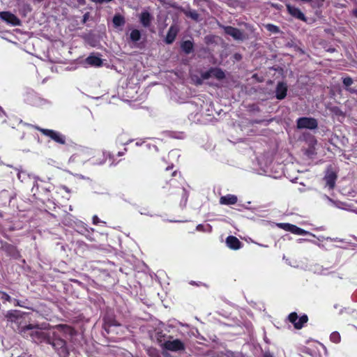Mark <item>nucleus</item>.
I'll return each mask as SVG.
<instances>
[{
    "mask_svg": "<svg viewBox=\"0 0 357 357\" xmlns=\"http://www.w3.org/2000/svg\"><path fill=\"white\" fill-rule=\"evenodd\" d=\"M24 333L25 335H29L36 343L50 342V334L42 331V328H38V326L29 324L24 328Z\"/></svg>",
    "mask_w": 357,
    "mask_h": 357,
    "instance_id": "1",
    "label": "nucleus"
},
{
    "mask_svg": "<svg viewBox=\"0 0 357 357\" xmlns=\"http://www.w3.org/2000/svg\"><path fill=\"white\" fill-rule=\"evenodd\" d=\"M162 349L164 350L162 354L165 357H170V354L166 351L174 352L182 351L185 349V344L178 339H173L172 336H169L168 339L161 344Z\"/></svg>",
    "mask_w": 357,
    "mask_h": 357,
    "instance_id": "2",
    "label": "nucleus"
},
{
    "mask_svg": "<svg viewBox=\"0 0 357 357\" xmlns=\"http://www.w3.org/2000/svg\"><path fill=\"white\" fill-rule=\"evenodd\" d=\"M47 343L51 344L57 351L60 357H67L69 354L66 342L61 338H54L52 341L50 339Z\"/></svg>",
    "mask_w": 357,
    "mask_h": 357,
    "instance_id": "3",
    "label": "nucleus"
},
{
    "mask_svg": "<svg viewBox=\"0 0 357 357\" xmlns=\"http://www.w3.org/2000/svg\"><path fill=\"white\" fill-rule=\"evenodd\" d=\"M38 130H39L43 135L50 137L52 140L60 144H64L66 143L65 136L57 131L39 128H38Z\"/></svg>",
    "mask_w": 357,
    "mask_h": 357,
    "instance_id": "4",
    "label": "nucleus"
},
{
    "mask_svg": "<svg viewBox=\"0 0 357 357\" xmlns=\"http://www.w3.org/2000/svg\"><path fill=\"white\" fill-rule=\"evenodd\" d=\"M317 122L313 118L301 117L297 120V128L299 129H315L317 127Z\"/></svg>",
    "mask_w": 357,
    "mask_h": 357,
    "instance_id": "5",
    "label": "nucleus"
},
{
    "mask_svg": "<svg viewBox=\"0 0 357 357\" xmlns=\"http://www.w3.org/2000/svg\"><path fill=\"white\" fill-rule=\"evenodd\" d=\"M289 320L294 324L296 328L300 329L307 321L308 319L307 315H303L298 318L296 312H292L289 315Z\"/></svg>",
    "mask_w": 357,
    "mask_h": 357,
    "instance_id": "6",
    "label": "nucleus"
},
{
    "mask_svg": "<svg viewBox=\"0 0 357 357\" xmlns=\"http://www.w3.org/2000/svg\"><path fill=\"white\" fill-rule=\"evenodd\" d=\"M225 33L231 36L234 39L237 40H243L245 38L243 33L237 28L230 26H222Z\"/></svg>",
    "mask_w": 357,
    "mask_h": 357,
    "instance_id": "7",
    "label": "nucleus"
},
{
    "mask_svg": "<svg viewBox=\"0 0 357 357\" xmlns=\"http://www.w3.org/2000/svg\"><path fill=\"white\" fill-rule=\"evenodd\" d=\"M0 19L13 26L19 25L20 20L13 13L7 11L0 12Z\"/></svg>",
    "mask_w": 357,
    "mask_h": 357,
    "instance_id": "8",
    "label": "nucleus"
},
{
    "mask_svg": "<svg viewBox=\"0 0 357 357\" xmlns=\"http://www.w3.org/2000/svg\"><path fill=\"white\" fill-rule=\"evenodd\" d=\"M287 9L288 13L294 17L302 20L303 22L306 21V17L305 15L301 12V10L290 4H287Z\"/></svg>",
    "mask_w": 357,
    "mask_h": 357,
    "instance_id": "9",
    "label": "nucleus"
},
{
    "mask_svg": "<svg viewBox=\"0 0 357 357\" xmlns=\"http://www.w3.org/2000/svg\"><path fill=\"white\" fill-rule=\"evenodd\" d=\"M178 31H179V28L178 26L174 25V24L172 25L169 27L168 32L167 33V36L165 38V43L167 44H172L174 41Z\"/></svg>",
    "mask_w": 357,
    "mask_h": 357,
    "instance_id": "10",
    "label": "nucleus"
},
{
    "mask_svg": "<svg viewBox=\"0 0 357 357\" xmlns=\"http://www.w3.org/2000/svg\"><path fill=\"white\" fill-rule=\"evenodd\" d=\"M226 244L227 247L232 250H238L241 247V242L234 236H229L226 238Z\"/></svg>",
    "mask_w": 357,
    "mask_h": 357,
    "instance_id": "11",
    "label": "nucleus"
},
{
    "mask_svg": "<svg viewBox=\"0 0 357 357\" xmlns=\"http://www.w3.org/2000/svg\"><path fill=\"white\" fill-rule=\"evenodd\" d=\"M287 86L284 82H279L277 85L275 93L276 98L279 100L284 99L287 96Z\"/></svg>",
    "mask_w": 357,
    "mask_h": 357,
    "instance_id": "12",
    "label": "nucleus"
},
{
    "mask_svg": "<svg viewBox=\"0 0 357 357\" xmlns=\"http://www.w3.org/2000/svg\"><path fill=\"white\" fill-rule=\"evenodd\" d=\"M337 176L336 174L333 172L328 173L325 177L324 181L326 182V187L328 188V190H333L335 185V181Z\"/></svg>",
    "mask_w": 357,
    "mask_h": 357,
    "instance_id": "13",
    "label": "nucleus"
},
{
    "mask_svg": "<svg viewBox=\"0 0 357 357\" xmlns=\"http://www.w3.org/2000/svg\"><path fill=\"white\" fill-rule=\"evenodd\" d=\"M238 201L237 197L234 195H227L222 196L220 199V203L223 205H232L235 204Z\"/></svg>",
    "mask_w": 357,
    "mask_h": 357,
    "instance_id": "14",
    "label": "nucleus"
},
{
    "mask_svg": "<svg viewBox=\"0 0 357 357\" xmlns=\"http://www.w3.org/2000/svg\"><path fill=\"white\" fill-rule=\"evenodd\" d=\"M86 63L91 66L100 67L102 64V61L97 56L90 55L86 59Z\"/></svg>",
    "mask_w": 357,
    "mask_h": 357,
    "instance_id": "15",
    "label": "nucleus"
},
{
    "mask_svg": "<svg viewBox=\"0 0 357 357\" xmlns=\"http://www.w3.org/2000/svg\"><path fill=\"white\" fill-rule=\"evenodd\" d=\"M140 22L144 27L150 26L152 17L148 11H144L140 15Z\"/></svg>",
    "mask_w": 357,
    "mask_h": 357,
    "instance_id": "16",
    "label": "nucleus"
},
{
    "mask_svg": "<svg viewBox=\"0 0 357 357\" xmlns=\"http://www.w3.org/2000/svg\"><path fill=\"white\" fill-rule=\"evenodd\" d=\"M55 328L59 333H63L66 335H73V329L67 325H63V324L57 325L55 327Z\"/></svg>",
    "mask_w": 357,
    "mask_h": 357,
    "instance_id": "17",
    "label": "nucleus"
},
{
    "mask_svg": "<svg viewBox=\"0 0 357 357\" xmlns=\"http://www.w3.org/2000/svg\"><path fill=\"white\" fill-rule=\"evenodd\" d=\"M181 50L187 54L193 50V43L191 40H185L181 45Z\"/></svg>",
    "mask_w": 357,
    "mask_h": 357,
    "instance_id": "18",
    "label": "nucleus"
},
{
    "mask_svg": "<svg viewBox=\"0 0 357 357\" xmlns=\"http://www.w3.org/2000/svg\"><path fill=\"white\" fill-rule=\"evenodd\" d=\"M343 84L346 87L347 91L351 93H357V89L354 88H349V86L354 83L353 79L350 77L343 78Z\"/></svg>",
    "mask_w": 357,
    "mask_h": 357,
    "instance_id": "19",
    "label": "nucleus"
},
{
    "mask_svg": "<svg viewBox=\"0 0 357 357\" xmlns=\"http://www.w3.org/2000/svg\"><path fill=\"white\" fill-rule=\"evenodd\" d=\"M211 73H212V77L218 80H222L225 77V73L219 68H211Z\"/></svg>",
    "mask_w": 357,
    "mask_h": 357,
    "instance_id": "20",
    "label": "nucleus"
},
{
    "mask_svg": "<svg viewBox=\"0 0 357 357\" xmlns=\"http://www.w3.org/2000/svg\"><path fill=\"white\" fill-rule=\"evenodd\" d=\"M182 12L188 17L194 20L195 21L199 20V15L196 10L188 9H183Z\"/></svg>",
    "mask_w": 357,
    "mask_h": 357,
    "instance_id": "21",
    "label": "nucleus"
},
{
    "mask_svg": "<svg viewBox=\"0 0 357 357\" xmlns=\"http://www.w3.org/2000/svg\"><path fill=\"white\" fill-rule=\"evenodd\" d=\"M112 22L115 27H119L125 24V18L120 14H116L113 17Z\"/></svg>",
    "mask_w": 357,
    "mask_h": 357,
    "instance_id": "22",
    "label": "nucleus"
},
{
    "mask_svg": "<svg viewBox=\"0 0 357 357\" xmlns=\"http://www.w3.org/2000/svg\"><path fill=\"white\" fill-rule=\"evenodd\" d=\"M291 233L293 234H297V235H310V236H315L314 234L303 229H301L296 225H294L293 227H292V231Z\"/></svg>",
    "mask_w": 357,
    "mask_h": 357,
    "instance_id": "23",
    "label": "nucleus"
},
{
    "mask_svg": "<svg viewBox=\"0 0 357 357\" xmlns=\"http://www.w3.org/2000/svg\"><path fill=\"white\" fill-rule=\"evenodd\" d=\"M130 40L134 42H138L141 38V32L138 29H133L130 34Z\"/></svg>",
    "mask_w": 357,
    "mask_h": 357,
    "instance_id": "24",
    "label": "nucleus"
},
{
    "mask_svg": "<svg viewBox=\"0 0 357 357\" xmlns=\"http://www.w3.org/2000/svg\"><path fill=\"white\" fill-rule=\"evenodd\" d=\"M17 169L18 179L22 182L26 181L29 178L28 174L26 172H24L21 169Z\"/></svg>",
    "mask_w": 357,
    "mask_h": 357,
    "instance_id": "25",
    "label": "nucleus"
},
{
    "mask_svg": "<svg viewBox=\"0 0 357 357\" xmlns=\"http://www.w3.org/2000/svg\"><path fill=\"white\" fill-rule=\"evenodd\" d=\"M330 340L334 343H339L341 340L340 335L338 332H333L330 335Z\"/></svg>",
    "mask_w": 357,
    "mask_h": 357,
    "instance_id": "26",
    "label": "nucleus"
},
{
    "mask_svg": "<svg viewBox=\"0 0 357 357\" xmlns=\"http://www.w3.org/2000/svg\"><path fill=\"white\" fill-rule=\"evenodd\" d=\"M265 28L271 33H278L280 32L279 27L272 24H265Z\"/></svg>",
    "mask_w": 357,
    "mask_h": 357,
    "instance_id": "27",
    "label": "nucleus"
},
{
    "mask_svg": "<svg viewBox=\"0 0 357 357\" xmlns=\"http://www.w3.org/2000/svg\"><path fill=\"white\" fill-rule=\"evenodd\" d=\"M279 227L285 231H288L291 232L292 231V227L294 225L289 224V223H280L278 225Z\"/></svg>",
    "mask_w": 357,
    "mask_h": 357,
    "instance_id": "28",
    "label": "nucleus"
},
{
    "mask_svg": "<svg viewBox=\"0 0 357 357\" xmlns=\"http://www.w3.org/2000/svg\"><path fill=\"white\" fill-rule=\"evenodd\" d=\"M0 299L5 300L8 302L12 301L11 297L8 294L3 291H0Z\"/></svg>",
    "mask_w": 357,
    "mask_h": 357,
    "instance_id": "29",
    "label": "nucleus"
},
{
    "mask_svg": "<svg viewBox=\"0 0 357 357\" xmlns=\"http://www.w3.org/2000/svg\"><path fill=\"white\" fill-rule=\"evenodd\" d=\"M201 77L204 80V79H208L210 77H212V73H211V68L208 71L202 73H201Z\"/></svg>",
    "mask_w": 357,
    "mask_h": 357,
    "instance_id": "30",
    "label": "nucleus"
},
{
    "mask_svg": "<svg viewBox=\"0 0 357 357\" xmlns=\"http://www.w3.org/2000/svg\"><path fill=\"white\" fill-rule=\"evenodd\" d=\"M182 196H183L182 199L184 202L183 205L185 206L187 202L188 195L187 191L184 188H182Z\"/></svg>",
    "mask_w": 357,
    "mask_h": 357,
    "instance_id": "31",
    "label": "nucleus"
},
{
    "mask_svg": "<svg viewBox=\"0 0 357 357\" xmlns=\"http://www.w3.org/2000/svg\"><path fill=\"white\" fill-rule=\"evenodd\" d=\"M204 227H205V226L203 225H198L197 226V230L199 231H206V229Z\"/></svg>",
    "mask_w": 357,
    "mask_h": 357,
    "instance_id": "32",
    "label": "nucleus"
},
{
    "mask_svg": "<svg viewBox=\"0 0 357 357\" xmlns=\"http://www.w3.org/2000/svg\"><path fill=\"white\" fill-rule=\"evenodd\" d=\"M98 222H100V220L98 218V216L97 215H93V223L94 225H97Z\"/></svg>",
    "mask_w": 357,
    "mask_h": 357,
    "instance_id": "33",
    "label": "nucleus"
},
{
    "mask_svg": "<svg viewBox=\"0 0 357 357\" xmlns=\"http://www.w3.org/2000/svg\"><path fill=\"white\" fill-rule=\"evenodd\" d=\"M327 240H330L331 241H339V242H343V239H339L337 238H330V237H327L326 238Z\"/></svg>",
    "mask_w": 357,
    "mask_h": 357,
    "instance_id": "34",
    "label": "nucleus"
},
{
    "mask_svg": "<svg viewBox=\"0 0 357 357\" xmlns=\"http://www.w3.org/2000/svg\"><path fill=\"white\" fill-rule=\"evenodd\" d=\"M311 242H312L314 244L317 245L318 247H319L321 248H324V245L321 243H317V242L312 241H311Z\"/></svg>",
    "mask_w": 357,
    "mask_h": 357,
    "instance_id": "35",
    "label": "nucleus"
},
{
    "mask_svg": "<svg viewBox=\"0 0 357 357\" xmlns=\"http://www.w3.org/2000/svg\"><path fill=\"white\" fill-rule=\"evenodd\" d=\"M203 80H204V79H202V77H201V78H198V79L195 81V82H196V84H197L200 85V84H202V81H203Z\"/></svg>",
    "mask_w": 357,
    "mask_h": 357,
    "instance_id": "36",
    "label": "nucleus"
},
{
    "mask_svg": "<svg viewBox=\"0 0 357 357\" xmlns=\"http://www.w3.org/2000/svg\"><path fill=\"white\" fill-rule=\"evenodd\" d=\"M324 197L325 199H326L328 201H329L330 202L333 203V199H331L328 196H327V195H324Z\"/></svg>",
    "mask_w": 357,
    "mask_h": 357,
    "instance_id": "37",
    "label": "nucleus"
},
{
    "mask_svg": "<svg viewBox=\"0 0 357 357\" xmlns=\"http://www.w3.org/2000/svg\"><path fill=\"white\" fill-rule=\"evenodd\" d=\"M195 2L199 3L202 1L209 2L210 0H194Z\"/></svg>",
    "mask_w": 357,
    "mask_h": 357,
    "instance_id": "38",
    "label": "nucleus"
},
{
    "mask_svg": "<svg viewBox=\"0 0 357 357\" xmlns=\"http://www.w3.org/2000/svg\"><path fill=\"white\" fill-rule=\"evenodd\" d=\"M176 151H174L169 152V155H176Z\"/></svg>",
    "mask_w": 357,
    "mask_h": 357,
    "instance_id": "39",
    "label": "nucleus"
},
{
    "mask_svg": "<svg viewBox=\"0 0 357 357\" xmlns=\"http://www.w3.org/2000/svg\"><path fill=\"white\" fill-rule=\"evenodd\" d=\"M78 2H79L80 4H84V3H85V0H78Z\"/></svg>",
    "mask_w": 357,
    "mask_h": 357,
    "instance_id": "40",
    "label": "nucleus"
},
{
    "mask_svg": "<svg viewBox=\"0 0 357 357\" xmlns=\"http://www.w3.org/2000/svg\"><path fill=\"white\" fill-rule=\"evenodd\" d=\"M264 357H273L271 354H265Z\"/></svg>",
    "mask_w": 357,
    "mask_h": 357,
    "instance_id": "41",
    "label": "nucleus"
},
{
    "mask_svg": "<svg viewBox=\"0 0 357 357\" xmlns=\"http://www.w3.org/2000/svg\"><path fill=\"white\" fill-rule=\"evenodd\" d=\"M3 114H5V112L3 110V109L0 107V115Z\"/></svg>",
    "mask_w": 357,
    "mask_h": 357,
    "instance_id": "42",
    "label": "nucleus"
},
{
    "mask_svg": "<svg viewBox=\"0 0 357 357\" xmlns=\"http://www.w3.org/2000/svg\"><path fill=\"white\" fill-rule=\"evenodd\" d=\"M206 227L208 228V231H210V230H211V226H210V225H206Z\"/></svg>",
    "mask_w": 357,
    "mask_h": 357,
    "instance_id": "43",
    "label": "nucleus"
},
{
    "mask_svg": "<svg viewBox=\"0 0 357 357\" xmlns=\"http://www.w3.org/2000/svg\"><path fill=\"white\" fill-rule=\"evenodd\" d=\"M176 174H177L176 171H174V172H173L172 175H173V176H176Z\"/></svg>",
    "mask_w": 357,
    "mask_h": 357,
    "instance_id": "44",
    "label": "nucleus"
},
{
    "mask_svg": "<svg viewBox=\"0 0 357 357\" xmlns=\"http://www.w3.org/2000/svg\"><path fill=\"white\" fill-rule=\"evenodd\" d=\"M35 1H37V2H38V3H40V2L43 1L44 0H35Z\"/></svg>",
    "mask_w": 357,
    "mask_h": 357,
    "instance_id": "45",
    "label": "nucleus"
},
{
    "mask_svg": "<svg viewBox=\"0 0 357 357\" xmlns=\"http://www.w3.org/2000/svg\"><path fill=\"white\" fill-rule=\"evenodd\" d=\"M123 154V152H119V153H118L119 155H122Z\"/></svg>",
    "mask_w": 357,
    "mask_h": 357,
    "instance_id": "46",
    "label": "nucleus"
},
{
    "mask_svg": "<svg viewBox=\"0 0 357 357\" xmlns=\"http://www.w3.org/2000/svg\"><path fill=\"white\" fill-rule=\"evenodd\" d=\"M153 147L154 148V149L157 151H158V148L155 146H153Z\"/></svg>",
    "mask_w": 357,
    "mask_h": 357,
    "instance_id": "47",
    "label": "nucleus"
},
{
    "mask_svg": "<svg viewBox=\"0 0 357 357\" xmlns=\"http://www.w3.org/2000/svg\"><path fill=\"white\" fill-rule=\"evenodd\" d=\"M354 15L357 17V10L354 11Z\"/></svg>",
    "mask_w": 357,
    "mask_h": 357,
    "instance_id": "48",
    "label": "nucleus"
},
{
    "mask_svg": "<svg viewBox=\"0 0 357 357\" xmlns=\"http://www.w3.org/2000/svg\"><path fill=\"white\" fill-rule=\"evenodd\" d=\"M172 168V167H168L166 168V170H169V169H170Z\"/></svg>",
    "mask_w": 357,
    "mask_h": 357,
    "instance_id": "49",
    "label": "nucleus"
},
{
    "mask_svg": "<svg viewBox=\"0 0 357 357\" xmlns=\"http://www.w3.org/2000/svg\"><path fill=\"white\" fill-rule=\"evenodd\" d=\"M105 162V161H102L101 162H100L99 164H103Z\"/></svg>",
    "mask_w": 357,
    "mask_h": 357,
    "instance_id": "50",
    "label": "nucleus"
},
{
    "mask_svg": "<svg viewBox=\"0 0 357 357\" xmlns=\"http://www.w3.org/2000/svg\"><path fill=\"white\" fill-rule=\"evenodd\" d=\"M156 357H159V356L157 355V356H156Z\"/></svg>",
    "mask_w": 357,
    "mask_h": 357,
    "instance_id": "51",
    "label": "nucleus"
}]
</instances>
